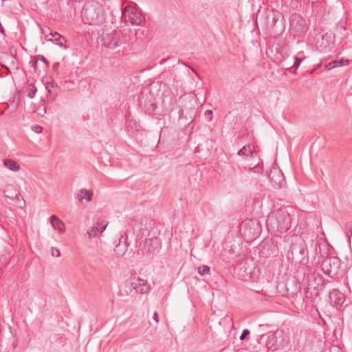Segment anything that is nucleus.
<instances>
[{"mask_svg": "<svg viewBox=\"0 0 352 352\" xmlns=\"http://www.w3.org/2000/svg\"><path fill=\"white\" fill-rule=\"evenodd\" d=\"M265 226L269 232L284 233L290 228V214L285 208L274 209L268 214Z\"/></svg>", "mask_w": 352, "mask_h": 352, "instance_id": "nucleus-1", "label": "nucleus"}, {"mask_svg": "<svg viewBox=\"0 0 352 352\" xmlns=\"http://www.w3.org/2000/svg\"><path fill=\"white\" fill-rule=\"evenodd\" d=\"M83 21L91 25H100L106 19V12L103 6L97 1L87 2L82 10Z\"/></svg>", "mask_w": 352, "mask_h": 352, "instance_id": "nucleus-2", "label": "nucleus"}, {"mask_svg": "<svg viewBox=\"0 0 352 352\" xmlns=\"http://www.w3.org/2000/svg\"><path fill=\"white\" fill-rule=\"evenodd\" d=\"M129 33V30H123L122 31L113 30L110 32L104 33L101 38L102 45L110 50H114L131 40Z\"/></svg>", "mask_w": 352, "mask_h": 352, "instance_id": "nucleus-3", "label": "nucleus"}, {"mask_svg": "<svg viewBox=\"0 0 352 352\" xmlns=\"http://www.w3.org/2000/svg\"><path fill=\"white\" fill-rule=\"evenodd\" d=\"M321 268L325 274L332 278H338L342 275L341 260L336 256L324 258L322 262Z\"/></svg>", "mask_w": 352, "mask_h": 352, "instance_id": "nucleus-4", "label": "nucleus"}, {"mask_svg": "<svg viewBox=\"0 0 352 352\" xmlns=\"http://www.w3.org/2000/svg\"><path fill=\"white\" fill-rule=\"evenodd\" d=\"M289 342L288 336H284V331L277 329L274 332L268 331L265 347L268 350L275 351L279 347H284Z\"/></svg>", "mask_w": 352, "mask_h": 352, "instance_id": "nucleus-5", "label": "nucleus"}, {"mask_svg": "<svg viewBox=\"0 0 352 352\" xmlns=\"http://www.w3.org/2000/svg\"><path fill=\"white\" fill-rule=\"evenodd\" d=\"M122 19L125 23H130L132 25H144L140 11L132 6L124 8L122 12Z\"/></svg>", "mask_w": 352, "mask_h": 352, "instance_id": "nucleus-6", "label": "nucleus"}, {"mask_svg": "<svg viewBox=\"0 0 352 352\" xmlns=\"http://www.w3.org/2000/svg\"><path fill=\"white\" fill-rule=\"evenodd\" d=\"M267 178L272 187L274 189H280L286 184L283 173L279 168L276 166H273L270 169L267 174Z\"/></svg>", "mask_w": 352, "mask_h": 352, "instance_id": "nucleus-7", "label": "nucleus"}, {"mask_svg": "<svg viewBox=\"0 0 352 352\" xmlns=\"http://www.w3.org/2000/svg\"><path fill=\"white\" fill-rule=\"evenodd\" d=\"M238 156L239 157L238 160L239 168L246 169L248 167L247 166L243 165V162L253 160L256 157V153L254 152L253 146L248 144L244 146L239 151Z\"/></svg>", "mask_w": 352, "mask_h": 352, "instance_id": "nucleus-8", "label": "nucleus"}, {"mask_svg": "<svg viewBox=\"0 0 352 352\" xmlns=\"http://www.w3.org/2000/svg\"><path fill=\"white\" fill-rule=\"evenodd\" d=\"M290 30L295 34L299 35L306 31V21L305 20L298 14L292 15L289 20Z\"/></svg>", "mask_w": 352, "mask_h": 352, "instance_id": "nucleus-9", "label": "nucleus"}, {"mask_svg": "<svg viewBox=\"0 0 352 352\" xmlns=\"http://www.w3.org/2000/svg\"><path fill=\"white\" fill-rule=\"evenodd\" d=\"M129 285V292L133 289L136 293L146 294L150 291V286L147 281L140 278L134 277L132 278Z\"/></svg>", "mask_w": 352, "mask_h": 352, "instance_id": "nucleus-10", "label": "nucleus"}, {"mask_svg": "<svg viewBox=\"0 0 352 352\" xmlns=\"http://www.w3.org/2000/svg\"><path fill=\"white\" fill-rule=\"evenodd\" d=\"M291 252L293 255H296V258L302 263H306L308 261V251L304 241L300 243L299 245H293L291 248Z\"/></svg>", "mask_w": 352, "mask_h": 352, "instance_id": "nucleus-11", "label": "nucleus"}, {"mask_svg": "<svg viewBox=\"0 0 352 352\" xmlns=\"http://www.w3.org/2000/svg\"><path fill=\"white\" fill-rule=\"evenodd\" d=\"M329 296L331 305L336 308L341 307L345 300L344 295L338 289L330 292Z\"/></svg>", "mask_w": 352, "mask_h": 352, "instance_id": "nucleus-12", "label": "nucleus"}, {"mask_svg": "<svg viewBox=\"0 0 352 352\" xmlns=\"http://www.w3.org/2000/svg\"><path fill=\"white\" fill-rule=\"evenodd\" d=\"M161 248V242L158 238H151L146 239L144 242V248L150 254H154Z\"/></svg>", "mask_w": 352, "mask_h": 352, "instance_id": "nucleus-13", "label": "nucleus"}, {"mask_svg": "<svg viewBox=\"0 0 352 352\" xmlns=\"http://www.w3.org/2000/svg\"><path fill=\"white\" fill-rule=\"evenodd\" d=\"M107 223L105 221L98 222L93 227L89 228L87 234L89 239H92L97 236V234L100 232H102L107 228Z\"/></svg>", "mask_w": 352, "mask_h": 352, "instance_id": "nucleus-14", "label": "nucleus"}, {"mask_svg": "<svg viewBox=\"0 0 352 352\" xmlns=\"http://www.w3.org/2000/svg\"><path fill=\"white\" fill-rule=\"evenodd\" d=\"M347 21L342 19L336 25V32L341 37H346L348 35V30L346 28Z\"/></svg>", "mask_w": 352, "mask_h": 352, "instance_id": "nucleus-15", "label": "nucleus"}, {"mask_svg": "<svg viewBox=\"0 0 352 352\" xmlns=\"http://www.w3.org/2000/svg\"><path fill=\"white\" fill-rule=\"evenodd\" d=\"M50 221L51 226L54 230H57L60 233H63L65 231V226L64 223L56 216H51Z\"/></svg>", "mask_w": 352, "mask_h": 352, "instance_id": "nucleus-16", "label": "nucleus"}, {"mask_svg": "<svg viewBox=\"0 0 352 352\" xmlns=\"http://www.w3.org/2000/svg\"><path fill=\"white\" fill-rule=\"evenodd\" d=\"M266 14V19L267 23H270V20L272 21V26L276 23V22L278 20L280 16V13L277 10V9H275L273 5L271 6V10L270 12H265Z\"/></svg>", "mask_w": 352, "mask_h": 352, "instance_id": "nucleus-17", "label": "nucleus"}, {"mask_svg": "<svg viewBox=\"0 0 352 352\" xmlns=\"http://www.w3.org/2000/svg\"><path fill=\"white\" fill-rule=\"evenodd\" d=\"M50 35L51 38H47V41H52L54 43L60 47H66V46L64 45V43L66 42L65 37L57 32H52V31H50Z\"/></svg>", "mask_w": 352, "mask_h": 352, "instance_id": "nucleus-18", "label": "nucleus"}, {"mask_svg": "<svg viewBox=\"0 0 352 352\" xmlns=\"http://www.w3.org/2000/svg\"><path fill=\"white\" fill-rule=\"evenodd\" d=\"M4 192L6 196L11 199H20L21 195L12 185L7 186Z\"/></svg>", "mask_w": 352, "mask_h": 352, "instance_id": "nucleus-19", "label": "nucleus"}, {"mask_svg": "<svg viewBox=\"0 0 352 352\" xmlns=\"http://www.w3.org/2000/svg\"><path fill=\"white\" fill-rule=\"evenodd\" d=\"M3 165L12 171H19L20 170V165L15 161L7 159L3 161Z\"/></svg>", "mask_w": 352, "mask_h": 352, "instance_id": "nucleus-20", "label": "nucleus"}, {"mask_svg": "<svg viewBox=\"0 0 352 352\" xmlns=\"http://www.w3.org/2000/svg\"><path fill=\"white\" fill-rule=\"evenodd\" d=\"M77 198L79 201L86 199L87 201H90L92 199V192L88 190L81 189L77 194Z\"/></svg>", "mask_w": 352, "mask_h": 352, "instance_id": "nucleus-21", "label": "nucleus"}, {"mask_svg": "<svg viewBox=\"0 0 352 352\" xmlns=\"http://www.w3.org/2000/svg\"><path fill=\"white\" fill-rule=\"evenodd\" d=\"M248 170L254 171V173H262L263 165L260 164H254V163H251L248 164Z\"/></svg>", "mask_w": 352, "mask_h": 352, "instance_id": "nucleus-22", "label": "nucleus"}, {"mask_svg": "<svg viewBox=\"0 0 352 352\" xmlns=\"http://www.w3.org/2000/svg\"><path fill=\"white\" fill-rule=\"evenodd\" d=\"M267 7L271 8L273 5L275 9H278L283 5V0H267Z\"/></svg>", "mask_w": 352, "mask_h": 352, "instance_id": "nucleus-23", "label": "nucleus"}, {"mask_svg": "<svg viewBox=\"0 0 352 352\" xmlns=\"http://www.w3.org/2000/svg\"><path fill=\"white\" fill-rule=\"evenodd\" d=\"M257 226V224L255 223L252 221H249L248 222H244L242 225V229L243 230V232L245 234H246V230L248 227H249L250 229L253 228L254 230Z\"/></svg>", "mask_w": 352, "mask_h": 352, "instance_id": "nucleus-24", "label": "nucleus"}, {"mask_svg": "<svg viewBox=\"0 0 352 352\" xmlns=\"http://www.w3.org/2000/svg\"><path fill=\"white\" fill-rule=\"evenodd\" d=\"M36 88L34 87L32 84L29 85V87L27 89L28 96L30 98H33L36 93Z\"/></svg>", "mask_w": 352, "mask_h": 352, "instance_id": "nucleus-25", "label": "nucleus"}, {"mask_svg": "<svg viewBox=\"0 0 352 352\" xmlns=\"http://www.w3.org/2000/svg\"><path fill=\"white\" fill-rule=\"evenodd\" d=\"M197 272L200 275L209 274L210 269L208 265H202L197 268Z\"/></svg>", "mask_w": 352, "mask_h": 352, "instance_id": "nucleus-26", "label": "nucleus"}, {"mask_svg": "<svg viewBox=\"0 0 352 352\" xmlns=\"http://www.w3.org/2000/svg\"><path fill=\"white\" fill-rule=\"evenodd\" d=\"M348 64H349V60L343 59V58L338 60L333 61V67H336L347 65Z\"/></svg>", "mask_w": 352, "mask_h": 352, "instance_id": "nucleus-27", "label": "nucleus"}, {"mask_svg": "<svg viewBox=\"0 0 352 352\" xmlns=\"http://www.w3.org/2000/svg\"><path fill=\"white\" fill-rule=\"evenodd\" d=\"M267 251L269 252V254L276 255L278 253V248L276 245L272 243Z\"/></svg>", "mask_w": 352, "mask_h": 352, "instance_id": "nucleus-28", "label": "nucleus"}, {"mask_svg": "<svg viewBox=\"0 0 352 352\" xmlns=\"http://www.w3.org/2000/svg\"><path fill=\"white\" fill-rule=\"evenodd\" d=\"M38 60H40V61L44 63L46 66H48L49 63H48L47 60L43 55H38L37 56L36 62H37ZM36 63H35V64Z\"/></svg>", "mask_w": 352, "mask_h": 352, "instance_id": "nucleus-29", "label": "nucleus"}, {"mask_svg": "<svg viewBox=\"0 0 352 352\" xmlns=\"http://www.w3.org/2000/svg\"><path fill=\"white\" fill-rule=\"evenodd\" d=\"M52 255L56 257H59L60 256V252L58 249L56 248H52L51 250Z\"/></svg>", "mask_w": 352, "mask_h": 352, "instance_id": "nucleus-30", "label": "nucleus"}, {"mask_svg": "<svg viewBox=\"0 0 352 352\" xmlns=\"http://www.w3.org/2000/svg\"><path fill=\"white\" fill-rule=\"evenodd\" d=\"M250 334V331L248 329H244L240 336V340H243L246 338L248 335Z\"/></svg>", "mask_w": 352, "mask_h": 352, "instance_id": "nucleus-31", "label": "nucleus"}, {"mask_svg": "<svg viewBox=\"0 0 352 352\" xmlns=\"http://www.w3.org/2000/svg\"><path fill=\"white\" fill-rule=\"evenodd\" d=\"M295 61H294V67H295V69H296L299 65H300V63L302 61V60L300 58H298L297 57H294Z\"/></svg>", "mask_w": 352, "mask_h": 352, "instance_id": "nucleus-32", "label": "nucleus"}, {"mask_svg": "<svg viewBox=\"0 0 352 352\" xmlns=\"http://www.w3.org/2000/svg\"><path fill=\"white\" fill-rule=\"evenodd\" d=\"M93 262L95 264L100 265V264H102L103 263V260L100 257H98V258H94L93 259Z\"/></svg>", "mask_w": 352, "mask_h": 352, "instance_id": "nucleus-33", "label": "nucleus"}, {"mask_svg": "<svg viewBox=\"0 0 352 352\" xmlns=\"http://www.w3.org/2000/svg\"><path fill=\"white\" fill-rule=\"evenodd\" d=\"M206 116H208L209 118L208 120L211 121L212 120V110H206L205 112Z\"/></svg>", "mask_w": 352, "mask_h": 352, "instance_id": "nucleus-34", "label": "nucleus"}, {"mask_svg": "<svg viewBox=\"0 0 352 352\" xmlns=\"http://www.w3.org/2000/svg\"><path fill=\"white\" fill-rule=\"evenodd\" d=\"M254 208H256V206L258 208L262 207V201H261L254 199Z\"/></svg>", "mask_w": 352, "mask_h": 352, "instance_id": "nucleus-35", "label": "nucleus"}, {"mask_svg": "<svg viewBox=\"0 0 352 352\" xmlns=\"http://www.w3.org/2000/svg\"><path fill=\"white\" fill-rule=\"evenodd\" d=\"M153 320H154L157 323H158V322H159V316H158V314H157V312H155V313L153 314Z\"/></svg>", "mask_w": 352, "mask_h": 352, "instance_id": "nucleus-36", "label": "nucleus"}, {"mask_svg": "<svg viewBox=\"0 0 352 352\" xmlns=\"http://www.w3.org/2000/svg\"><path fill=\"white\" fill-rule=\"evenodd\" d=\"M326 67L328 70H330V69L335 68L336 67H333V61H332V62L329 63L328 65H327Z\"/></svg>", "mask_w": 352, "mask_h": 352, "instance_id": "nucleus-37", "label": "nucleus"}, {"mask_svg": "<svg viewBox=\"0 0 352 352\" xmlns=\"http://www.w3.org/2000/svg\"><path fill=\"white\" fill-rule=\"evenodd\" d=\"M46 113V109L43 107L42 109H41V111L38 112V114L41 116H43Z\"/></svg>", "mask_w": 352, "mask_h": 352, "instance_id": "nucleus-38", "label": "nucleus"}, {"mask_svg": "<svg viewBox=\"0 0 352 352\" xmlns=\"http://www.w3.org/2000/svg\"><path fill=\"white\" fill-rule=\"evenodd\" d=\"M42 130V127L40 126H35V131L37 133H40Z\"/></svg>", "mask_w": 352, "mask_h": 352, "instance_id": "nucleus-39", "label": "nucleus"}, {"mask_svg": "<svg viewBox=\"0 0 352 352\" xmlns=\"http://www.w3.org/2000/svg\"><path fill=\"white\" fill-rule=\"evenodd\" d=\"M318 250L317 248H316V252L321 254L320 243L318 244Z\"/></svg>", "mask_w": 352, "mask_h": 352, "instance_id": "nucleus-40", "label": "nucleus"}, {"mask_svg": "<svg viewBox=\"0 0 352 352\" xmlns=\"http://www.w3.org/2000/svg\"><path fill=\"white\" fill-rule=\"evenodd\" d=\"M58 65H59V63H54V64L53 65V68H54V69H56L58 68Z\"/></svg>", "mask_w": 352, "mask_h": 352, "instance_id": "nucleus-41", "label": "nucleus"}, {"mask_svg": "<svg viewBox=\"0 0 352 352\" xmlns=\"http://www.w3.org/2000/svg\"><path fill=\"white\" fill-rule=\"evenodd\" d=\"M260 232H259V233H260ZM258 234V232H254L252 233V235H253L252 236H257V234Z\"/></svg>", "mask_w": 352, "mask_h": 352, "instance_id": "nucleus-42", "label": "nucleus"}]
</instances>
